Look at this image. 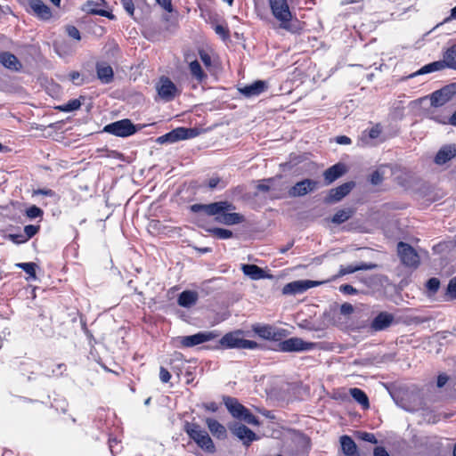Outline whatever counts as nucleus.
Segmentation results:
<instances>
[{
	"label": "nucleus",
	"mask_w": 456,
	"mask_h": 456,
	"mask_svg": "<svg viewBox=\"0 0 456 456\" xmlns=\"http://www.w3.org/2000/svg\"><path fill=\"white\" fill-rule=\"evenodd\" d=\"M183 430L200 449L213 453L216 451L215 444L208 433L198 423L185 421Z\"/></svg>",
	"instance_id": "nucleus-1"
},
{
	"label": "nucleus",
	"mask_w": 456,
	"mask_h": 456,
	"mask_svg": "<svg viewBox=\"0 0 456 456\" xmlns=\"http://www.w3.org/2000/svg\"><path fill=\"white\" fill-rule=\"evenodd\" d=\"M268 4L273 16L279 22V27L287 31L293 32L294 29L291 26L293 14L288 0H268Z\"/></svg>",
	"instance_id": "nucleus-2"
},
{
	"label": "nucleus",
	"mask_w": 456,
	"mask_h": 456,
	"mask_svg": "<svg viewBox=\"0 0 456 456\" xmlns=\"http://www.w3.org/2000/svg\"><path fill=\"white\" fill-rule=\"evenodd\" d=\"M220 344L227 348L256 349L258 344L252 340L244 339L242 331L236 330L225 334L220 340Z\"/></svg>",
	"instance_id": "nucleus-3"
},
{
	"label": "nucleus",
	"mask_w": 456,
	"mask_h": 456,
	"mask_svg": "<svg viewBox=\"0 0 456 456\" xmlns=\"http://www.w3.org/2000/svg\"><path fill=\"white\" fill-rule=\"evenodd\" d=\"M155 87L159 98L167 102L173 101L180 94V91L175 84L173 83L169 77L165 76L159 77Z\"/></svg>",
	"instance_id": "nucleus-4"
},
{
	"label": "nucleus",
	"mask_w": 456,
	"mask_h": 456,
	"mask_svg": "<svg viewBox=\"0 0 456 456\" xmlns=\"http://www.w3.org/2000/svg\"><path fill=\"white\" fill-rule=\"evenodd\" d=\"M137 131L135 126L130 119L125 118L118 121L112 122L104 126L103 132L111 134L119 137H127Z\"/></svg>",
	"instance_id": "nucleus-5"
},
{
	"label": "nucleus",
	"mask_w": 456,
	"mask_h": 456,
	"mask_svg": "<svg viewBox=\"0 0 456 456\" xmlns=\"http://www.w3.org/2000/svg\"><path fill=\"white\" fill-rule=\"evenodd\" d=\"M252 330L260 338L266 340L279 341L287 336V330L269 324H254Z\"/></svg>",
	"instance_id": "nucleus-6"
},
{
	"label": "nucleus",
	"mask_w": 456,
	"mask_h": 456,
	"mask_svg": "<svg viewBox=\"0 0 456 456\" xmlns=\"http://www.w3.org/2000/svg\"><path fill=\"white\" fill-rule=\"evenodd\" d=\"M235 208L232 204L227 201H218L210 204H193L191 206V210L194 213L204 212L208 216H217L222 212L232 210Z\"/></svg>",
	"instance_id": "nucleus-7"
},
{
	"label": "nucleus",
	"mask_w": 456,
	"mask_h": 456,
	"mask_svg": "<svg viewBox=\"0 0 456 456\" xmlns=\"http://www.w3.org/2000/svg\"><path fill=\"white\" fill-rule=\"evenodd\" d=\"M197 133L194 129L185 128V127H178L171 132L158 137L157 142L163 143H174L180 140H185L189 138H192L196 136Z\"/></svg>",
	"instance_id": "nucleus-8"
},
{
	"label": "nucleus",
	"mask_w": 456,
	"mask_h": 456,
	"mask_svg": "<svg viewBox=\"0 0 456 456\" xmlns=\"http://www.w3.org/2000/svg\"><path fill=\"white\" fill-rule=\"evenodd\" d=\"M217 335L214 331L199 332L190 336L178 337L176 339L183 347H192L205 342L210 341L216 338Z\"/></svg>",
	"instance_id": "nucleus-9"
},
{
	"label": "nucleus",
	"mask_w": 456,
	"mask_h": 456,
	"mask_svg": "<svg viewBox=\"0 0 456 456\" xmlns=\"http://www.w3.org/2000/svg\"><path fill=\"white\" fill-rule=\"evenodd\" d=\"M314 347V343L305 342L299 338H290L279 343V350L286 353L309 351Z\"/></svg>",
	"instance_id": "nucleus-10"
},
{
	"label": "nucleus",
	"mask_w": 456,
	"mask_h": 456,
	"mask_svg": "<svg viewBox=\"0 0 456 456\" xmlns=\"http://www.w3.org/2000/svg\"><path fill=\"white\" fill-rule=\"evenodd\" d=\"M397 250L400 259L404 265L409 267H417L419 265V256L411 246L404 242H399Z\"/></svg>",
	"instance_id": "nucleus-11"
},
{
	"label": "nucleus",
	"mask_w": 456,
	"mask_h": 456,
	"mask_svg": "<svg viewBox=\"0 0 456 456\" xmlns=\"http://www.w3.org/2000/svg\"><path fill=\"white\" fill-rule=\"evenodd\" d=\"M322 281H314L310 280H298L287 283L282 289L284 295H297L304 293L311 288H314L322 284Z\"/></svg>",
	"instance_id": "nucleus-12"
},
{
	"label": "nucleus",
	"mask_w": 456,
	"mask_h": 456,
	"mask_svg": "<svg viewBox=\"0 0 456 456\" xmlns=\"http://www.w3.org/2000/svg\"><path fill=\"white\" fill-rule=\"evenodd\" d=\"M229 428L245 445H249L253 441L257 440V436L243 424L234 423Z\"/></svg>",
	"instance_id": "nucleus-13"
},
{
	"label": "nucleus",
	"mask_w": 456,
	"mask_h": 456,
	"mask_svg": "<svg viewBox=\"0 0 456 456\" xmlns=\"http://www.w3.org/2000/svg\"><path fill=\"white\" fill-rule=\"evenodd\" d=\"M318 182L312 179H305L297 182L289 191L292 197L305 196L308 192L314 191L318 187Z\"/></svg>",
	"instance_id": "nucleus-14"
},
{
	"label": "nucleus",
	"mask_w": 456,
	"mask_h": 456,
	"mask_svg": "<svg viewBox=\"0 0 456 456\" xmlns=\"http://www.w3.org/2000/svg\"><path fill=\"white\" fill-rule=\"evenodd\" d=\"M394 321L393 314L381 312L371 322L370 328L375 331L383 330L388 328Z\"/></svg>",
	"instance_id": "nucleus-15"
},
{
	"label": "nucleus",
	"mask_w": 456,
	"mask_h": 456,
	"mask_svg": "<svg viewBox=\"0 0 456 456\" xmlns=\"http://www.w3.org/2000/svg\"><path fill=\"white\" fill-rule=\"evenodd\" d=\"M411 400L402 399L401 407L408 411H416L423 408L424 402L419 391L411 394Z\"/></svg>",
	"instance_id": "nucleus-16"
},
{
	"label": "nucleus",
	"mask_w": 456,
	"mask_h": 456,
	"mask_svg": "<svg viewBox=\"0 0 456 456\" xmlns=\"http://www.w3.org/2000/svg\"><path fill=\"white\" fill-rule=\"evenodd\" d=\"M456 156V146L448 144L443 146L435 157V162L437 165H444Z\"/></svg>",
	"instance_id": "nucleus-17"
},
{
	"label": "nucleus",
	"mask_w": 456,
	"mask_h": 456,
	"mask_svg": "<svg viewBox=\"0 0 456 456\" xmlns=\"http://www.w3.org/2000/svg\"><path fill=\"white\" fill-rule=\"evenodd\" d=\"M32 12L42 20H49L52 16L50 8L41 0H28Z\"/></svg>",
	"instance_id": "nucleus-18"
},
{
	"label": "nucleus",
	"mask_w": 456,
	"mask_h": 456,
	"mask_svg": "<svg viewBox=\"0 0 456 456\" xmlns=\"http://www.w3.org/2000/svg\"><path fill=\"white\" fill-rule=\"evenodd\" d=\"M346 173V167L342 163H338L326 169L323 176L327 184L333 183Z\"/></svg>",
	"instance_id": "nucleus-19"
},
{
	"label": "nucleus",
	"mask_w": 456,
	"mask_h": 456,
	"mask_svg": "<svg viewBox=\"0 0 456 456\" xmlns=\"http://www.w3.org/2000/svg\"><path fill=\"white\" fill-rule=\"evenodd\" d=\"M353 188L352 183H343L337 188L331 189L328 197L329 202H337L346 196Z\"/></svg>",
	"instance_id": "nucleus-20"
},
{
	"label": "nucleus",
	"mask_w": 456,
	"mask_h": 456,
	"mask_svg": "<svg viewBox=\"0 0 456 456\" xmlns=\"http://www.w3.org/2000/svg\"><path fill=\"white\" fill-rule=\"evenodd\" d=\"M224 402L229 412L236 419H240L247 411V408L235 398L225 397Z\"/></svg>",
	"instance_id": "nucleus-21"
},
{
	"label": "nucleus",
	"mask_w": 456,
	"mask_h": 456,
	"mask_svg": "<svg viewBox=\"0 0 456 456\" xmlns=\"http://www.w3.org/2000/svg\"><path fill=\"white\" fill-rule=\"evenodd\" d=\"M206 424L210 433L218 439H224L227 436V431L224 425L212 418L206 419Z\"/></svg>",
	"instance_id": "nucleus-22"
},
{
	"label": "nucleus",
	"mask_w": 456,
	"mask_h": 456,
	"mask_svg": "<svg viewBox=\"0 0 456 456\" xmlns=\"http://www.w3.org/2000/svg\"><path fill=\"white\" fill-rule=\"evenodd\" d=\"M266 89V85L264 81L257 80L251 85L246 86L240 89V92L246 97L257 96Z\"/></svg>",
	"instance_id": "nucleus-23"
},
{
	"label": "nucleus",
	"mask_w": 456,
	"mask_h": 456,
	"mask_svg": "<svg viewBox=\"0 0 456 456\" xmlns=\"http://www.w3.org/2000/svg\"><path fill=\"white\" fill-rule=\"evenodd\" d=\"M451 99V90L448 87H444L437 90L431 94V105L435 107L442 106Z\"/></svg>",
	"instance_id": "nucleus-24"
},
{
	"label": "nucleus",
	"mask_w": 456,
	"mask_h": 456,
	"mask_svg": "<svg viewBox=\"0 0 456 456\" xmlns=\"http://www.w3.org/2000/svg\"><path fill=\"white\" fill-rule=\"evenodd\" d=\"M199 299V295L196 291L193 290H184L183 291L177 299L178 305L189 308L194 305Z\"/></svg>",
	"instance_id": "nucleus-25"
},
{
	"label": "nucleus",
	"mask_w": 456,
	"mask_h": 456,
	"mask_svg": "<svg viewBox=\"0 0 456 456\" xmlns=\"http://www.w3.org/2000/svg\"><path fill=\"white\" fill-rule=\"evenodd\" d=\"M216 220L226 225L237 224L243 221V216L238 213H226V211L218 214Z\"/></svg>",
	"instance_id": "nucleus-26"
},
{
	"label": "nucleus",
	"mask_w": 456,
	"mask_h": 456,
	"mask_svg": "<svg viewBox=\"0 0 456 456\" xmlns=\"http://www.w3.org/2000/svg\"><path fill=\"white\" fill-rule=\"evenodd\" d=\"M445 67H447V64H445V60L444 59L443 61H434V62H431V63H428V64L423 66L418 71H416V72L412 73L411 75H410V77H416V76H419V75H424V74H428V73L442 70Z\"/></svg>",
	"instance_id": "nucleus-27"
},
{
	"label": "nucleus",
	"mask_w": 456,
	"mask_h": 456,
	"mask_svg": "<svg viewBox=\"0 0 456 456\" xmlns=\"http://www.w3.org/2000/svg\"><path fill=\"white\" fill-rule=\"evenodd\" d=\"M340 444L343 452L346 456H360L354 441L348 436L340 437Z\"/></svg>",
	"instance_id": "nucleus-28"
},
{
	"label": "nucleus",
	"mask_w": 456,
	"mask_h": 456,
	"mask_svg": "<svg viewBox=\"0 0 456 456\" xmlns=\"http://www.w3.org/2000/svg\"><path fill=\"white\" fill-rule=\"evenodd\" d=\"M189 70H190L191 77L199 84L203 83L208 78L207 73L202 69L201 65L200 64V62L197 60L192 61L189 63Z\"/></svg>",
	"instance_id": "nucleus-29"
},
{
	"label": "nucleus",
	"mask_w": 456,
	"mask_h": 456,
	"mask_svg": "<svg viewBox=\"0 0 456 456\" xmlns=\"http://www.w3.org/2000/svg\"><path fill=\"white\" fill-rule=\"evenodd\" d=\"M97 77L104 84H109L113 79V69L110 65L98 63L96 66Z\"/></svg>",
	"instance_id": "nucleus-30"
},
{
	"label": "nucleus",
	"mask_w": 456,
	"mask_h": 456,
	"mask_svg": "<svg viewBox=\"0 0 456 456\" xmlns=\"http://www.w3.org/2000/svg\"><path fill=\"white\" fill-rule=\"evenodd\" d=\"M242 272L252 280H260L266 277L265 271L256 265H242Z\"/></svg>",
	"instance_id": "nucleus-31"
},
{
	"label": "nucleus",
	"mask_w": 456,
	"mask_h": 456,
	"mask_svg": "<svg viewBox=\"0 0 456 456\" xmlns=\"http://www.w3.org/2000/svg\"><path fill=\"white\" fill-rule=\"evenodd\" d=\"M0 62L7 69H18V66L20 65L17 57L10 53H0Z\"/></svg>",
	"instance_id": "nucleus-32"
},
{
	"label": "nucleus",
	"mask_w": 456,
	"mask_h": 456,
	"mask_svg": "<svg viewBox=\"0 0 456 456\" xmlns=\"http://www.w3.org/2000/svg\"><path fill=\"white\" fill-rule=\"evenodd\" d=\"M354 210L351 208L340 209L335 213L331 218V222L336 224H340L347 221L353 216Z\"/></svg>",
	"instance_id": "nucleus-33"
},
{
	"label": "nucleus",
	"mask_w": 456,
	"mask_h": 456,
	"mask_svg": "<svg viewBox=\"0 0 456 456\" xmlns=\"http://www.w3.org/2000/svg\"><path fill=\"white\" fill-rule=\"evenodd\" d=\"M349 393L351 396L360 403L364 409H368L370 406L369 399L367 395L360 388L354 387L350 388Z\"/></svg>",
	"instance_id": "nucleus-34"
},
{
	"label": "nucleus",
	"mask_w": 456,
	"mask_h": 456,
	"mask_svg": "<svg viewBox=\"0 0 456 456\" xmlns=\"http://www.w3.org/2000/svg\"><path fill=\"white\" fill-rule=\"evenodd\" d=\"M448 68L456 69V45H452L444 54Z\"/></svg>",
	"instance_id": "nucleus-35"
},
{
	"label": "nucleus",
	"mask_w": 456,
	"mask_h": 456,
	"mask_svg": "<svg viewBox=\"0 0 456 456\" xmlns=\"http://www.w3.org/2000/svg\"><path fill=\"white\" fill-rule=\"evenodd\" d=\"M370 268H371V266L368 265L366 264H362V265H346V266H341L340 269H339L338 275L339 276H344L346 274L353 273L357 272V271L368 270V269H370Z\"/></svg>",
	"instance_id": "nucleus-36"
},
{
	"label": "nucleus",
	"mask_w": 456,
	"mask_h": 456,
	"mask_svg": "<svg viewBox=\"0 0 456 456\" xmlns=\"http://www.w3.org/2000/svg\"><path fill=\"white\" fill-rule=\"evenodd\" d=\"M81 107V102L79 99H72L69 101L67 103L62 105H59L56 107L57 110L63 112H71L78 110Z\"/></svg>",
	"instance_id": "nucleus-37"
},
{
	"label": "nucleus",
	"mask_w": 456,
	"mask_h": 456,
	"mask_svg": "<svg viewBox=\"0 0 456 456\" xmlns=\"http://www.w3.org/2000/svg\"><path fill=\"white\" fill-rule=\"evenodd\" d=\"M17 267L22 269L26 273L29 275V279L36 280V268L37 267V264L29 262V263H19L16 265Z\"/></svg>",
	"instance_id": "nucleus-38"
},
{
	"label": "nucleus",
	"mask_w": 456,
	"mask_h": 456,
	"mask_svg": "<svg viewBox=\"0 0 456 456\" xmlns=\"http://www.w3.org/2000/svg\"><path fill=\"white\" fill-rule=\"evenodd\" d=\"M209 232L221 240H226L232 237V232L224 228H213L209 230Z\"/></svg>",
	"instance_id": "nucleus-39"
},
{
	"label": "nucleus",
	"mask_w": 456,
	"mask_h": 456,
	"mask_svg": "<svg viewBox=\"0 0 456 456\" xmlns=\"http://www.w3.org/2000/svg\"><path fill=\"white\" fill-rule=\"evenodd\" d=\"M43 210L37 206H31L26 210V215L30 219L40 217L43 216Z\"/></svg>",
	"instance_id": "nucleus-40"
},
{
	"label": "nucleus",
	"mask_w": 456,
	"mask_h": 456,
	"mask_svg": "<svg viewBox=\"0 0 456 456\" xmlns=\"http://www.w3.org/2000/svg\"><path fill=\"white\" fill-rule=\"evenodd\" d=\"M240 419L244 420L248 424L258 426L259 421L256 416H254L252 413L249 412V411L247 409V411L242 414V416L240 418Z\"/></svg>",
	"instance_id": "nucleus-41"
},
{
	"label": "nucleus",
	"mask_w": 456,
	"mask_h": 456,
	"mask_svg": "<svg viewBox=\"0 0 456 456\" xmlns=\"http://www.w3.org/2000/svg\"><path fill=\"white\" fill-rule=\"evenodd\" d=\"M110 451L112 455L118 454L121 451L120 442L117 438L109 439Z\"/></svg>",
	"instance_id": "nucleus-42"
},
{
	"label": "nucleus",
	"mask_w": 456,
	"mask_h": 456,
	"mask_svg": "<svg viewBox=\"0 0 456 456\" xmlns=\"http://www.w3.org/2000/svg\"><path fill=\"white\" fill-rule=\"evenodd\" d=\"M426 286L429 292H431L432 294H435L440 287V281L437 278H430L427 281Z\"/></svg>",
	"instance_id": "nucleus-43"
},
{
	"label": "nucleus",
	"mask_w": 456,
	"mask_h": 456,
	"mask_svg": "<svg viewBox=\"0 0 456 456\" xmlns=\"http://www.w3.org/2000/svg\"><path fill=\"white\" fill-rule=\"evenodd\" d=\"M39 231L38 225L28 224L24 227V235L28 240L31 239Z\"/></svg>",
	"instance_id": "nucleus-44"
},
{
	"label": "nucleus",
	"mask_w": 456,
	"mask_h": 456,
	"mask_svg": "<svg viewBox=\"0 0 456 456\" xmlns=\"http://www.w3.org/2000/svg\"><path fill=\"white\" fill-rule=\"evenodd\" d=\"M274 181H275L274 178H269L266 180H263L258 183L257 189L261 191H269L271 190Z\"/></svg>",
	"instance_id": "nucleus-45"
},
{
	"label": "nucleus",
	"mask_w": 456,
	"mask_h": 456,
	"mask_svg": "<svg viewBox=\"0 0 456 456\" xmlns=\"http://www.w3.org/2000/svg\"><path fill=\"white\" fill-rule=\"evenodd\" d=\"M447 295L451 299H456V277L452 278L447 286Z\"/></svg>",
	"instance_id": "nucleus-46"
},
{
	"label": "nucleus",
	"mask_w": 456,
	"mask_h": 456,
	"mask_svg": "<svg viewBox=\"0 0 456 456\" xmlns=\"http://www.w3.org/2000/svg\"><path fill=\"white\" fill-rule=\"evenodd\" d=\"M358 438H360L362 441L369 442L371 444H377L378 440L376 439L375 436L372 433L368 432H358L357 435Z\"/></svg>",
	"instance_id": "nucleus-47"
},
{
	"label": "nucleus",
	"mask_w": 456,
	"mask_h": 456,
	"mask_svg": "<svg viewBox=\"0 0 456 456\" xmlns=\"http://www.w3.org/2000/svg\"><path fill=\"white\" fill-rule=\"evenodd\" d=\"M220 184V188H224L225 186V183L222 181L218 176H213L208 180V187L210 189L217 188Z\"/></svg>",
	"instance_id": "nucleus-48"
},
{
	"label": "nucleus",
	"mask_w": 456,
	"mask_h": 456,
	"mask_svg": "<svg viewBox=\"0 0 456 456\" xmlns=\"http://www.w3.org/2000/svg\"><path fill=\"white\" fill-rule=\"evenodd\" d=\"M199 55L206 68H209L212 65V59L207 52L200 50Z\"/></svg>",
	"instance_id": "nucleus-49"
},
{
	"label": "nucleus",
	"mask_w": 456,
	"mask_h": 456,
	"mask_svg": "<svg viewBox=\"0 0 456 456\" xmlns=\"http://www.w3.org/2000/svg\"><path fill=\"white\" fill-rule=\"evenodd\" d=\"M66 31L70 37L77 41L81 39L80 32L75 26H68Z\"/></svg>",
	"instance_id": "nucleus-50"
},
{
	"label": "nucleus",
	"mask_w": 456,
	"mask_h": 456,
	"mask_svg": "<svg viewBox=\"0 0 456 456\" xmlns=\"http://www.w3.org/2000/svg\"><path fill=\"white\" fill-rule=\"evenodd\" d=\"M123 8L129 15H134V5L132 0H121Z\"/></svg>",
	"instance_id": "nucleus-51"
},
{
	"label": "nucleus",
	"mask_w": 456,
	"mask_h": 456,
	"mask_svg": "<svg viewBox=\"0 0 456 456\" xmlns=\"http://www.w3.org/2000/svg\"><path fill=\"white\" fill-rule=\"evenodd\" d=\"M9 238L12 242L16 244L24 243L28 240L27 238H25L24 233L10 234Z\"/></svg>",
	"instance_id": "nucleus-52"
},
{
	"label": "nucleus",
	"mask_w": 456,
	"mask_h": 456,
	"mask_svg": "<svg viewBox=\"0 0 456 456\" xmlns=\"http://www.w3.org/2000/svg\"><path fill=\"white\" fill-rule=\"evenodd\" d=\"M339 291L344 294L354 295L357 293V289L349 284H343L339 287Z\"/></svg>",
	"instance_id": "nucleus-53"
},
{
	"label": "nucleus",
	"mask_w": 456,
	"mask_h": 456,
	"mask_svg": "<svg viewBox=\"0 0 456 456\" xmlns=\"http://www.w3.org/2000/svg\"><path fill=\"white\" fill-rule=\"evenodd\" d=\"M383 181L382 174L379 171H374L370 175V183L373 185H378Z\"/></svg>",
	"instance_id": "nucleus-54"
},
{
	"label": "nucleus",
	"mask_w": 456,
	"mask_h": 456,
	"mask_svg": "<svg viewBox=\"0 0 456 456\" xmlns=\"http://www.w3.org/2000/svg\"><path fill=\"white\" fill-rule=\"evenodd\" d=\"M159 379L163 383H167L171 379V374L166 368L160 367Z\"/></svg>",
	"instance_id": "nucleus-55"
},
{
	"label": "nucleus",
	"mask_w": 456,
	"mask_h": 456,
	"mask_svg": "<svg viewBox=\"0 0 456 456\" xmlns=\"http://www.w3.org/2000/svg\"><path fill=\"white\" fill-rule=\"evenodd\" d=\"M354 312V306L349 303H344L340 306V313L344 315H348Z\"/></svg>",
	"instance_id": "nucleus-56"
},
{
	"label": "nucleus",
	"mask_w": 456,
	"mask_h": 456,
	"mask_svg": "<svg viewBox=\"0 0 456 456\" xmlns=\"http://www.w3.org/2000/svg\"><path fill=\"white\" fill-rule=\"evenodd\" d=\"M380 133H381V129H380L379 126L377 125L370 129L369 136L371 139H376L379 136Z\"/></svg>",
	"instance_id": "nucleus-57"
},
{
	"label": "nucleus",
	"mask_w": 456,
	"mask_h": 456,
	"mask_svg": "<svg viewBox=\"0 0 456 456\" xmlns=\"http://www.w3.org/2000/svg\"><path fill=\"white\" fill-rule=\"evenodd\" d=\"M448 380H449V377L446 374H444V373L440 374L437 378V382H436L437 387H443L447 383Z\"/></svg>",
	"instance_id": "nucleus-58"
},
{
	"label": "nucleus",
	"mask_w": 456,
	"mask_h": 456,
	"mask_svg": "<svg viewBox=\"0 0 456 456\" xmlns=\"http://www.w3.org/2000/svg\"><path fill=\"white\" fill-rule=\"evenodd\" d=\"M215 31L217 35L221 36L223 38H225L228 36L227 29L222 25H216L215 27Z\"/></svg>",
	"instance_id": "nucleus-59"
},
{
	"label": "nucleus",
	"mask_w": 456,
	"mask_h": 456,
	"mask_svg": "<svg viewBox=\"0 0 456 456\" xmlns=\"http://www.w3.org/2000/svg\"><path fill=\"white\" fill-rule=\"evenodd\" d=\"M166 11L172 12L171 0H156Z\"/></svg>",
	"instance_id": "nucleus-60"
},
{
	"label": "nucleus",
	"mask_w": 456,
	"mask_h": 456,
	"mask_svg": "<svg viewBox=\"0 0 456 456\" xmlns=\"http://www.w3.org/2000/svg\"><path fill=\"white\" fill-rule=\"evenodd\" d=\"M336 142L338 143V144H345V145H347V144H350L351 143V139L346 135H340V136H338L336 138Z\"/></svg>",
	"instance_id": "nucleus-61"
},
{
	"label": "nucleus",
	"mask_w": 456,
	"mask_h": 456,
	"mask_svg": "<svg viewBox=\"0 0 456 456\" xmlns=\"http://www.w3.org/2000/svg\"><path fill=\"white\" fill-rule=\"evenodd\" d=\"M374 456H390L383 447H376L374 450Z\"/></svg>",
	"instance_id": "nucleus-62"
},
{
	"label": "nucleus",
	"mask_w": 456,
	"mask_h": 456,
	"mask_svg": "<svg viewBox=\"0 0 456 456\" xmlns=\"http://www.w3.org/2000/svg\"><path fill=\"white\" fill-rule=\"evenodd\" d=\"M34 193L35 194H42V195H45V196H49V197H52L54 195V192L52 190H43V189L35 191Z\"/></svg>",
	"instance_id": "nucleus-63"
},
{
	"label": "nucleus",
	"mask_w": 456,
	"mask_h": 456,
	"mask_svg": "<svg viewBox=\"0 0 456 456\" xmlns=\"http://www.w3.org/2000/svg\"><path fill=\"white\" fill-rule=\"evenodd\" d=\"M205 408L208 410V411H210L212 412H215L217 411V405L216 403H207L205 405Z\"/></svg>",
	"instance_id": "nucleus-64"
}]
</instances>
